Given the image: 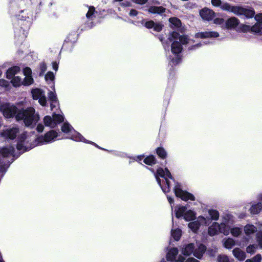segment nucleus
<instances>
[{"label": "nucleus", "instance_id": "34", "mask_svg": "<svg viewBox=\"0 0 262 262\" xmlns=\"http://www.w3.org/2000/svg\"><path fill=\"white\" fill-rule=\"evenodd\" d=\"M182 232L180 229H172L171 231V235L175 241H179L181 236Z\"/></svg>", "mask_w": 262, "mask_h": 262}, {"label": "nucleus", "instance_id": "9", "mask_svg": "<svg viewBox=\"0 0 262 262\" xmlns=\"http://www.w3.org/2000/svg\"><path fill=\"white\" fill-rule=\"evenodd\" d=\"M210 224L209 219L203 216H199L196 221L191 222L188 224V227L193 232H196L199 227L202 226H207Z\"/></svg>", "mask_w": 262, "mask_h": 262}, {"label": "nucleus", "instance_id": "5", "mask_svg": "<svg viewBox=\"0 0 262 262\" xmlns=\"http://www.w3.org/2000/svg\"><path fill=\"white\" fill-rule=\"evenodd\" d=\"M15 118L17 121L23 120L26 126L33 128L39 121L40 117L33 107H29L26 109L19 110Z\"/></svg>", "mask_w": 262, "mask_h": 262}, {"label": "nucleus", "instance_id": "40", "mask_svg": "<svg viewBox=\"0 0 262 262\" xmlns=\"http://www.w3.org/2000/svg\"><path fill=\"white\" fill-rule=\"evenodd\" d=\"M256 239L259 248L262 249V231H259L256 233Z\"/></svg>", "mask_w": 262, "mask_h": 262}, {"label": "nucleus", "instance_id": "57", "mask_svg": "<svg viewBox=\"0 0 262 262\" xmlns=\"http://www.w3.org/2000/svg\"><path fill=\"white\" fill-rule=\"evenodd\" d=\"M52 68L55 71H57L58 65L56 62H54L52 63Z\"/></svg>", "mask_w": 262, "mask_h": 262}, {"label": "nucleus", "instance_id": "11", "mask_svg": "<svg viewBox=\"0 0 262 262\" xmlns=\"http://www.w3.org/2000/svg\"><path fill=\"white\" fill-rule=\"evenodd\" d=\"M18 19L19 21H23L24 27H21L23 29H28L31 26L33 19V13L28 11H21L20 14L18 15Z\"/></svg>", "mask_w": 262, "mask_h": 262}, {"label": "nucleus", "instance_id": "3", "mask_svg": "<svg viewBox=\"0 0 262 262\" xmlns=\"http://www.w3.org/2000/svg\"><path fill=\"white\" fill-rule=\"evenodd\" d=\"M211 4L214 7H220L223 11L237 16L243 15L247 18H252L254 15V10L248 7L233 6L227 2H222L221 0H211Z\"/></svg>", "mask_w": 262, "mask_h": 262}, {"label": "nucleus", "instance_id": "16", "mask_svg": "<svg viewBox=\"0 0 262 262\" xmlns=\"http://www.w3.org/2000/svg\"><path fill=\"white\" fill-rule=\"evenodd\" d=\"M18 133V128L16 127H13L12 128H7L3 130L2 133V135L5 138L13 139L16 137Z\"/></svg>", "mask_w": 262, "mask_h": 262}, {"label": "nucleus", "instance_id": "61", "mask_svg": "<svg viewBox=\"0 0 262 262\" xmlns=\"http://www.w3.org/2000/svg\"><path fill=\"white\" fill-rule=\"evenodd\" d=\"M6 169L7 168H6L5 167L2 166L0 167V171L2 172H5L6 171Z\"/></svg>", "mask_w": 262, "mask_h": 262}, {"label": "nucleus", "instance_id": "1", "mask_svg": "<svg viewBox=\"0 0 262 262\" xmlns=\"http://www.w3.org/2000/svg\"><path fill=\"white\" fill-rule=\"evenodd\" d=\"M168 40L171 43V52L176 55L174 58L171 59V62L173 64H177L181 61V57L179 54L182 51V45L188 47L189 50H195L201 47L202 43H199L193 45L194 40L188 37L186 35L180 36L176 32H172Z\"/></svg>", "mask_w": 262, "mask_h": 262}, {"label": "nucleus", "instance_id": "13", "mask_svg": "<svg viewBox=\"0 0 262 262\" xmlns=\"http://www.w3.org/2000/svg\"><path fill=\"white\" fill-rule=\"evenodd\" d=\"M219 232L223 233L225 235H228L230 233L229 229L223 228L221 225L217 222H213L212 225L208 227V233L210 236H214L217 234Z\"/></svg>", "mask_w": 262, "mask_h": 262}, {"label": "nucleus", "instance_id": "36", "mask_svg": "<svg viewBox=\"0 0 262 262\" xmlns=\"http://www.w3.org/2000/svg\"><path fill=\"white\" fill-rule=\"evenodd\" d=\"M144 162L149 165H152L156 163V160L154 156H149L145 158Z\"/></svg>", "mask_w": 262, "mask_h": 262}, {"label": "nucleus", "instance_id": "35", "mask_svg": "<svg viewBox=\"0 0 262 262\" xmlns=\"http://www.w3.org/2000/svg\"><path fill=\"white\" fill-rule=\"evenodd\" d=\"M157 154L162 159H165L167 157V152L161 147H158L156 149Z\"/></svg>", "mask_w": 262, "mask_h": 262}, {"label": "nucleus", "instance_id": "15", "mask_svg": "<svg viewBox=\"0 0 262 262\" xmlns=\"http://www.w3.org/2000/svg\"><path fill=\"white\" fill-rule=\"evenodd\" d=\"M200 15L204 20L209 21L215 16V13L212 10L204 8L200 11Z\"/></svg>", "mask_w": 262, "mask_h": 262}, {"label": "nucleus", "instance_id": "52", "mask_svg": "<svg viewBox=\"0 0 262 262\" xmlns=\"http://www.w3.org/2000/svg\"><path fill=\"white\" fill-rule=\"evenodd\" d=\"M255 19L257 21V23H262V14L260 13L256 15L255 16Z\"/></svg>", "mask_w": 262, "mask_h": 262}, {"label": "nucleus", "instance_id": "58", "mask_svg": "<svg viewBox=\"0 0 262 262\" xmlns=\"http://www.w3.org/2000/svg\"><path fill=\"white\" fill-rule=\"evenodd\" d=\"M185 262H199V261L194 258H189Z\"/></svg>", "mask_w": 262, "mask_h": 262}, {"label": "nucleus", "instance_id": "19", "mask_svg": "<svg viewBox=\"0 0 262 262\" xmlns=\"http://www.w3.org/2000/svg\"><path fill=\"white\" fill-rule=\"evenodd\" d=\"M232 254L239 261H243L246 257V253L239 248H234L232 250Z\"/></svg>", "mask_w": 262, "mask_h": 262}, {"label": "nucleus", "instance_id": "63", "mask_svg": "<svg viewBox=\"0 0 262 262\" xmlns=\"http://www.w3.org/2000/svg\"><path fill=\"white\" fill-rule=\"evenodd\" d=\"M122 5H124V6H129V3H127V4H126V5H125V4H124L123 3V4H122Z\"/></svg>", "mask_w": 262, "mask_h": 262}, {"label": "nucleus", "instance_id": "64", "mask_svg": "<svg viewBox=\"0 0 262 262\" xmlns=\"http://www.w3.org/2000/svg\"><path fill=\"white\" fill-rule=\"evenodd\" d=\"M9 162H8V164H7V165H6V168H7L9 167V166L10 165V164H9Z\"/></svg>", "mask_w": 262, "mask_h": 262}, {"label": "nucleus", "instance_id": "7", "mask_svg": "<svg viewBox=\"0 0 262 262\" xmlns=\"http://www.w3.org/2000/svg\"><path fill=\"white\" fill-rule=\"evenodd\" d=\"M206 247L203 244H200L197 245V247H195L193 244H189L187 245L183 249L182 253L184 255L188 256L193 253L195 257L200 259L206 251Z\"/></svg>", "mask_w": 262, "mask_h": 262}, {"label": "nucleus", "instance_id": "14", "mask_svg": "<svg viewBox=\"0 0 262 262\" xmlns=\"http://www.w3.org/2000/svg\"><path fill=\"white\" fill-rule=\"evenodd\" d=\"M33 99L38 100L39 103L42 106H45L47 104V99L45 96V93L39 89L32 90L31 91Z\"/></svg>", "mask_w": 262, "mask_h": 262}, {"label": "nucleus", "instance_id": "24", "mask_svg": "<svg viewBox=\"0 0 262 262\" xmlns=\"http://www.w3.org/2000/svg\"><path fill=\"white\" fill-rule=\"evenodd\" d=\"M20 71V68L17 66L12 67L7 71L6 77L8 79H11L15 76V75Z\"/></svg>", "mask_w": 262, "mask_h": 262}, {"label": "nucleus", "instance_id": "33", "mask_svg": "<svg viewBox=\"0 0 262 262\" xmlns=\"http://www.w3.org/2000/svg\"><path fill=\"white\" fill-rule=\"evenodd\" d=\"M195 217V213L192 210L186 211L184 216V219L187 221L193 220Z\"/></svg>", "mask_w": 262, "mask_h": 262}, {"label": "nucleus", "instance_id": "32", "mask_svg": "<svg viewBox=\"0 0 262 262\" xmlns=\"http://www.w3.org/2000/svg\"><path fill=\"white\" fill-rule=\"evenodd\" d=\"M11 82L15 87H18L23 84V80L19 76H14L12 78Z\"/></svg>", "mask_w": 262, "mask_h": 262}, {"label": "nucleus", "instance_id": "53", "mask_svg": "<svg viewBox=\"0 0 262 262\" xmlns=\"http://www.w3.org/2000/svg\"><path fill=\"white\" fill-rule=\"evenodd\" d=\"M133 1L136 4L143 5L146 3L148 0H133Z\"/></svg>", "mask_w": 262, "mask_h": 262}, {"label": "nucleus", "instance_id": "56", "mask_svg": "<svg viewBox=\"0 0 262 262\" xmlns=\"http://www.w3.org/2000/svg\"><path fill=\"white\" fill-rule=\"evenodd\" d=\"M144 158V156L140 155L134 158V160L137 161H141Z\"/></svg>", "mask_w": 262, "mask_h": 262}, {"label": "nucleus", "instance_id": "60", "mask_svg": "<svg viewBox=\"0 0 262 262\" xmlns=\"http://www.w3.org/2000/svg\"><path fill=\"white\" fill-rule=\"evenodd\" d=\"M167 200H168L169 203L170 204H172L174 202L173 199L171 196H168V195L167 196Z\"/></svg>", "mask_w": 262, "mask_h": 262}, {"label": "nucleus", "instance_id": "45", "mask_svg": "<svg viewBox=\"0 0 262 262\" xmlns=\"http://www.w3.org/2000/svg\"><path fill=\"white\" fill-rule=\"evenodd\" d=\"M39 69L40 71L39 75H42L47 70V68L46 64L43 62L41 63L39 66Z\"/></svg>", "mask_w": 262, "mask_h": 262}, {"label": "nucleus", "instance_id": "28", "mask_svg": "<svg viewBox=\"0 0 262 262\" xmlns=\"http://www.w3.org/2000/svg\"><path fill=\"white\" fill-rule=\"evenodd\" d=\"M244 230L245 234L250 236L257 231V228L253 225L247 224L244 227Z\"/></svg>", "mask_w": 262, "mask_h": 262}, {"label": "nucleus", "instance_id": "27", "mask_svg": "<svg viewBox=\"0 0 262 262\" xmlns=\"http://www.w3.org/2000/svg\"><path fill=\"white\" fill-rule=\"evenodd\" d=\"M165 11L166 9L162 6H151L148 9L149 12L153 14H161Z\"/></svg>", "mask_w": 262, "mask_h": 262}, {"label": "nucleus", "instance_id": "59", "mask_svg": "<svg viewBox=\"0 0 262 262\" xmlns=\"http://www.w3.org/2000/svg\"><path fill=\"white\" fill-rule=\"evenodd\" d=\"M184 260L185 258L183 256H180L176 262H184Z\"/></svg>", "mask_w": 262, "mask_h": 262}, {"label": "nucleus", "instance_id": "6", "mask_svg": "<svg viewBox=\"0 0 262 262\" xmlns=\"http://www.w3.org/2000/svg\"><path fill=\"white\" fill-rule=\"evenodd\" d=\"M61 130L67 135V138L72 139L76 142H83L86 143L92 144L98 147L94 143L86 140L80 134L76 132L67 123H64L61 127Z\"/></svg>", "mask_w": 262, "mask_h": 262}, {"label": "nucleus", "instance_id": "12", "mask_svg": "<svg viewBox=\"0 0 262 262\" xmlns=\"http://www.w3.org/2000/svg\"><path fill=\"white\" fill-rule=\"evenodd\" d=\"M174 192L176 196L181 198L183 201L195 200L194 196L186 191L183 190L181 185L178 183H177L174 186Z\"/></svg>", "mask_w": 262, "mask_h": 262}, {"label": "nucleus", "instance_id": "31", "mask_svg": "<svg viewBox=\"0 0 262 262\" xmlns=\"http://www.w3.org/2000/svg\"><path fill=\"white\" fill-rule=\"evenodd\" d=\"M262 209V204L258 203L253 205L250 208L251 213L254 214L258 213Z\"/></svg>", "mask_w": 262, "mask_h": 262}, {"label": "nucleus", "instance_id": "50", "mask_svg": "<svg viewBox=\"0 0 262 262\" xmlns=\"http://www.w3.org/2000/svg\"><path fill=\"white\" fill-rule=\"evenodd\" d=\"M50 107L51 110H53V108L54 107H56L58 106V102L57 100H53V101H50Z\"/></svg>", "mask_w": 262, "mask_h": 262}, {"label": "nucleus", "instance_id": "17", "mask_svg": "<svg viewBox=\"0 0 262 262\" xmlns=\"http://www.w3.org/2000/svg\"><path fill=\"white\" fill-rule=\"evenodd\" d=\"M23 73L25 77L23 80V85H29L33 82V79L32 77V70L29 67H26L24 69Z\"/></svg>", "mask_w": 262, "mask_h": 262}, {"label": "nucleus", "instance_id": "30", "mask_svg": "<svg viewBox=\"0 0 262 262\" xmlns=\"http://www.w3.org/2000/svg\"><path fill=\"white\" fill-rule=\"evenodd\" d=\"M187 210V208L185 206H180L177 207L175 209L176 215L177 218L184 216Z\"/></svg>", "mask_w": 262, "mask_h": 262}, {"label": "nucleus", "instance_id": "39", "mask_svg": "<svg viewBox=\"0 0 262 262\" xmlns=\"http://www.w3.org/2000/svg\"><path fill=\"white\" fill-rule=\"evenodd\" d=\"M217 262H232L228 256L225 254H220L217 257Z\"/></svg>", "mask_w": 262, "mask_h": 262}, {"label": "nucleus", "instance_id": "38", "mask_svg": "<svg viewBox=\"0 0 262 262\" xmlns=\"http://www.w3.org/2000/svg\"><path fill=\"white\" fill-rule=\"evenodd\" d=\"M257 248L256 245H250L246 248V252L249 254H253L256 252Z\"/></svg>", "mask_w": 262, "mask_h": 262}, {"label": "nucleus", "instance_id": "49", "mask_svg": "<svg viewBox=\"0 0 262 262\" xmlns=\"http://www.w3.org/2000/svg\"><path fill=\"white\" fill-rule=\"evenodd\" d=\"M154 24L155 23L153 21L150 20L145 23V26L148 29L153 28Z\"/></svg>", "mask_w": 262, "mask_h": 262}, {"label": "nucleus", "instance_id": "18", "mask_svg": "<svg viewBox=\"0 0 262 262\" xmlns=\"http://www.w3.org/2000/svg\"><path fill=\"white\" fill-rule=\"evenodd\" d=\"M196 38H216L219 36L218 32L215 31H207L204 32H199L195 34Z\"/></svg>", "mask_w": 262, "mask_h": 262}, {"label": "nucleus", "instance_id": "54", "mask_svg": "<svg viewBox=\"0 0 262 262\" xmlns=\"http://www.w3.org/2000/svg\"><path fill=\"white\" fill-rule=\"evenodd\" d=\"M44 126L41 124H38L37 126L36 129L38 132L41 133L43 130Z\"/></svg>", "mask_w": 262, "mask_h": 262}, {"label": "nucleus", "instance_id": "51", "mask_svg": "<svg viewBox=\"0 0 262 262\" xmlns=\"http://www.w3.org/2000/svg\"><path fill=\"white\" fill-rule=\"evenodd\" d=\"M224 19L221 18H216L214 20V23L217 25H222L224 23Z\"/></svg>", "mask_w": 262, "mask_h": 262}, {"label": "nucleus", "instance_id": "4", "mask_svg": "<svg viewBox=\"0 0 262 262\" xmlns=\"http://www.w3.org/2000/svg\"><path fill=\"white\" fill-rule=\"evenodd\" d=\"M148 169L154 173L156 180L160 186L162 190L164 193L168 192L170 191V185L172 183H174V180L167 168L164 169L159 168L156 172L152 168Z\"/></svg>", "mask_w": 262, "mask_h": 262}, {"label": "nucleus", "instance_id": "22", "mask_svg": "<svg viewBox=\"0 0 262 262\" xmlns=\"http://www.w3.org/2000/svg\"><path fill=\"white\" fill-rule=\"evenodd\" d=\"M14 151V148L12 146H9L8 147H5L2 148L0 150V154H2V156L4 158L8 157L13 155Z\"/></svg>", "mask_w": 262, "mask_h": 262}, {"label": "nucleus", "instance_id": "10", "mask_svg": "<svg viewBox=\"0 0 262 262\" xmlns=\"http://www.w3.org/2000/svg\"><path fill=\"white\" fill-rule=\"evenodd\" d=\"M0 111L6 118H10L16 116L19 110L15 106L6 103L0 105Z\"/></svg>", "mask_w": 262, "mask_h": 262}, {"label": "nucleus", "instance_id": "46", "mask_svg": "<svg viewBox=\"0 0 262 262\" xmlns=\"http://www.w3.org/2000/svg\"><path fill=\"white\" fill-rule=\"evenodd\" d=\"M163 26L160 23H155L154 26V30L157 32H160L162 29Z\"/></svg>", "mask_w": 262, "mask_h": 262}, {"label": "nucleus", "instance_id": "21", "mask_svg": "<svg viewBox=\"0 0 262 262\" xmlns=\"http://www.w3.org/2000/svg\"><path fill=\"white\" fill-rule=\"evenodd\" d=\"M239 23V21L238 18L235 17H232L226 20L225 25L227 29H232L237 27Z\"/></svg>", "mask_w": 262, "mask_h": 262}, {"label": "nucleus", "instance_id": "26", "mask_svg": "<svg viewBox=\"0 0 262 262\" xmlns=\"http://www.w3.org/2000/svg\"><path fill=\"white\" fill-rule=\"evenodd\" d=\"M208 214L209 217H206L208 219H209L210 220V223L211 222V220L213 221H217L219 219L220 213L219 212L215 209H210L208 210Z\"/></svg>", "mask_w": 262, "mask_h": 262}, {"label": "nucleus", "instance_id": "25", "mask_svg": "<svg viewBox=\"0 0 262 262\" xmlns=\"http://www.w3.org/2000/svg\"><path fill=\"white\" fill-rule=\"evenodd\" d=\"M250 28L251 29V31L253 32L260 33L262 30V23L257 22L252 27H250V26L247 25H245L243 27V29L245 30H248Z\"/></svg>", "mask_w": 262, "mask_h": 262}, {"label": "nucleus", "instance_id": "23", "mask_svg": "<svg viewBox=\"0 0 262 262\" xmlns=\"http://www.w3.org/2000/svg\"><path fill=\"white\" fill-rule=\"evenodd\" d=\"M222 243L224 247L227 249H231L235 245V241L231 237L224 238Z\"/></svg>", "mask_w": 262, "mask_h": 262}, {"label": "nucleus", "instance_id": "55", "mask_svg": "<svg viewBox=\"0 0 262 262\" xmlns=\"http://www.w3.org/2000/svg\"><path fill=\"white\" fill-rule=\"evenodd\" d=\"M138 14V12L137 10H135V9H132L130 11V12H129V15L131 16H136Z\"/></svg>", "mask_w": 262, "mask_h": 262}, {"label": "nucleus", "instance_id": "47", "mask_svg": "<svg viewBox=\"0 0 262 262\" xmlns=\"http://www.w3.org/2000/svg\"><path fill=\"white\" fill-rule=\"evenodd\" d=\"M253 262H260L261 260V256L259 254H256L252 258H251Z\"/></svg>", "mask_w": 262, "mask_h": 262}, {"label": "nucleus", "instance_id": "41", "mask_svg": "<svg viewBox=\"0 0 262 262\" xmlns=\"http://www.w3.org/2000/svg\"><path fill=\"white\" fill-rule=\"evenodd\" d=\"M169 22L174 26L179 27L181 25V22L179 19L176 17H171L169 19Z\"/></svg>", "mask_w": 262, "mask_h": 262}, {"label": "nucleus", "instance_id": "8", "mask_svg": "<svg viewBox=\"0 0 262 262\" xmlns=\"http://www.w3.org/2000/svg\"><path fill=\"white\" fill-rule=\"evenodd\" d=\"M64 120L62 115L53 113L52 116H46L43 118V122L46 126L51 128L55 127L57 124L62 122Z\"/></svg>", "mask_w": 262, "mask_h": 262}, {"label": "nucleus", "instance_id": "43", "mask_svg": "<svg viewBox=\"0 0 262 262\" xmlns=\"http://www.w3.org/2000/svg\"><path fill=\"white\" fill-rule=\"evenodd\" d=\"M55 76L53 72H48L45 75V79L46 81H53L54 79Z\"/></svg>", "mask_w": 262, "mask_h": 262}, {"label": "nucleus", "instance_id": "42", "mask_svg": "<svg viewBox=\"0 0 262 262\" xmlns=\"http://www.w3.org/2000/svg\"><path fill=\"white\" fill-rule=\"evenodd\" d=\"M95 11V8L94 7H90L89 9L88 12L86 14L87 18L93 20L94 17V13Z\"/></svg>", "mask_w": 262, "mask_h": 262}, {"label": "nucleus", "instance_id": "44", "mask_svg": "<svg viewBox=\"0 0 262 262\" xmlns=\"http://www.w3.org/2000/svg\"><path fill=\"white\" fill-rule=\"evenodd\" d=\"M48 97L50 101L57 100V98L56 94L54 92L50 91L48 93Z\"/></svg>", "mask_w": 262, "mask_h": 262}, {"label": "nucleus", "instance_id": "20", "mask_svg": "<svg viewBox=\"0 0 262 262\" xmlns=\"http://www.w3.org/2000/svg\"><path fill=\"white\" fill-rule=\"evenodd\" d=\"M234 221L233 217L230 214H226L222 216V222L220 224L223 228H226V226L232 224Z\"/></svg>", "mask_w": 262, "mask_h": 262}, {"label": "nucleus", "instance_id": "62", "mask_svg": "<svg viewBox=\"0 0 262 262\" xmlns=\"http://www.w3.org/2000/svg\"><path fill=\"white\" fill-rule=\"evenodd\" d=\"M245 262H253V261H252V259H247V260L245 261Z\"/></svg>", "mask_w": 262, "mask_h": 262}, {"label": "nucleus", "instance_id": "37", "mask_svg": "<svg viewBox=\"0 0 262 262\" xmlns=\"http://www.w3.org/2000/svg\"><path fill=\"white\" fill-rule=\"evenodd\" d=\"M242 232V229L238 227H233L230 229V233L232 235L236 237L239 236L241 234Z\"/></svg>", "mask_w": 262, "mask_h": 262}, {"label": "nucleus", "instance_id": "29", "mask_svg": "<svg viewBox=\"0 0 262 262\" xmlns=\"http://www.w3.org/2000/svg\"><path fill=\"white\" fill-rule=\"evenodd\" d=\"M178 254V250L176 248L171 249L167 254V259L169 261L175 260L176 256Z\"/></svg>", "mask_w": 262, "mask_h": 262}, {"label": "nucleus", "instance_id": "2", "mask_svg": "<svg viewBox=\"0 0 262 262\" xmlns=\"http://www.w3.org/2000/svg\"><path fill=\"white\" fill-rule=\"evenodd\" d=\"M58 133L53 130L47 133L43 136L37 137L35 140L29 137L26 133L18 137L17 149L21 152L29 150L35 146L42 145L54 141L57 137Z\"/></svg>", "mask_w": 262, "mask_h": 262}, {"label": "nucleus", "instance_id": "48", "mask_svg": "<svg viewBox=\"0 0 262 262\" xmlns=\"http://www.w3.org/2000/svg\"><path fill=\"white\" fill-rule=\"evenodd\" d=\"M9 83L8 81L5 79H0V86L7 88L9 86Z\"/></svg>", "mask_w": 262, "mask_h": 262}]
</instances>
